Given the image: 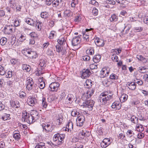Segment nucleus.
<instances>
[{
	"mask_svg": "<svg viewBox=\"0 0 148 148\" xmlns=\"http://www.w3.org/2000/svg\"><path fill=\"white\" fill-rule=\"evenodd\" d=\"M112 98V95H109L108 92H105L101 94L99 100L102 104L105 105L109 103L110 101Z\"/></svg>",
	"mask_w": 148,
	"mask_h": 148,
	"instance_id": "f257e3e1",
	"label": "nucleus"
},
{
	"mask_svg": "<svg viewBox=\"0 0 148 148\" xmlns=\"http://www.w3.org/2000/svg\"><path fill=\"white\" fill-rule=\"evenodd\" d=\"M22 52L24 55L30 58L36 59L38 56V55L36 52L29 49H24L22 50Z\"/></svg>",
	"mask_w": 148,
	"mask_h": 148,
	"instance_id": "f03ea898",
	"label": "nucleus"
},
{
	"mask_svg": "<svg viewBox=\"0 0 148 148\" xmlns=\"http://www.w3.org/2000/svg\"><path fill=\"white\" fill-rule=\"evenodd\" d=\"M13 28L14 27L12 25H6L3 30V32L5 34H10L15 31L14 29H13Z\"/></svg>",
	"mask_w": 148,
	"mask_h": 148,
	"instance_id": "7ed1b4c3",
	"label": "nucleus"
},
{
	"mask_svg": "<svg viewBox=\"0 0 148 148\" xmlns=\"http://www.w3.org/2000/svg\"><path fill=\"white\" fill-rule=\"evenodd\" d=\"M95 102L92 100H88L84 101L82 106L84 107L88 108L90 110H92L93 106Z\"/></svg>",
	"mask_w": 148,
	"mask_h": 148,
	"instance_id": "20e7f679",
	"label": "nucleus"
},
{
	"mask_svg": "<svg viewBox=\"0 0 148 148\" xmlns=\"http://www.w3.org/2000/svg\"><path fill=\"white\" fill-rule=\"evenodd\" d=\"M60 86L58 82H52L49 85L50 90L52 91L57 92Z\"/></svg>",
	"mask_w": 148,
	"mask_h": 148,
	"instance_id": "39448f33",
	"label": "nucleus"
},
{
	"mask_svg": "<svg viewBox=\"0 0 148 148\" xmlns=\"http://www.w3.org/2000/svg\"><path fill=\"white\" fill-rule=\"evenodd\" d=\"M77 125L81 127L83 125V123L85 121V117L83 115L79 116L77 117L76 119Z\"/></svg>",
	"mask_w": 148,
	"mask_h": 148,
	"instance_id": "423d86ee",
	"label": "nucleus"
},
{
	"mask_svg": "<svg viewBox=\"0 0 148 148\" xmlns=\"http://www.w3.org/2000/svg\"><path fill=\"white\" fill-rule=\"evenodd\" d=\"M91 73L90 70L88 69H84L82 71V77L84 79L88 77Z\"/></svg>",
	"mask_w": 148,
	"mask_h": 148,
	"instance_id": "0eeeda50",
	"label": "nucleus"
},
{
	"mask_svg": "<svg viewBox=\"0 0 148 148\" xmlns=\"http://www.w3.org/2000/svg\"><path fill=\"white\" fill-rule=\"evenodd\" d=\"M81 39L80 36L74 37L72 40V44L73 46L78 45L80 42Z\"/></svg>",
	"mask_w": 148,
	"mask_h": 148,
	"instance_id": "6e6552de",
	"label": "nucleus"
},
{
	"mask_svg": "<svg viewBox=\"0 0 148 148\" xmlns=\"http://www.w3.org/2000/svg\"><path fill=\"white\" fill-rule=\"evenodd\" d=\"M26 23L30 25L34 26L35 25L36 20L35 19H33L31 18H25Z\"/></svg>",
	"mask_w": 148,
	"mask_h": 148,
	"instance_id": "1a4fd4ad",
	"label": "nucleus"
},
{
	"mask_svg": "<svg viewBox=\"0 0 148 148\" xmlns=\"http://www.w3.org/2000/svg\"><path fill=\"white\" fill-rule=\"evenodd\" d=\"M27 102L29 105L33 106L36 102V100L35 97H29L27 99Z\"/></svg>",
	"mask_w": 148,
	"mask_h": 148,
	"instance_id": "9d476101",
	"label": "nucleus"
},
{
	"mask_svg": "<svg viewBox=\"0 0 148 148\" xmlns=\"http://www.w3.org/2000/svg\"><path fill=\"white\" fill-rule=\"evenodd\" d=\"M62 0H54L52 1V4L54 7H60L62 4Z\"/></svg>",
	"mask_w": 148,
	"mask_h": 148,
	"instance_id": "9b49d317",
	"label": "nucleus"
},
{
	"mask_svg": "<svg viewBox=\"0 0 148 148\" xmlns=\"http://www.w3.org/2000/svg\"><path fill=\"white\" fill-rule=\"evenodd\" d=\"M34 119V120L36 121L39 119L40 116L38 112L35 110L32 111L30 113Z\"/></svg>",
	"mask_w": 148,
	"mask_h": 148,
	"instance_id": "f8f14e48",
	"label": "nucleus"
},
{
	"mask_svg": "<svg viewBox=\"0 0 148 148\" xmlns=\"http://www.w3.org/2000/svg\"><path fill=\"white\" fill-rule=\"evenodd\" d=\"M109 71L107 70L105 68H103L100 71V77L104 78L107 76L109 73Z\"/></svg>",
	"mask_w": 148,
	"mask_h": 148,
	"instance_id": "ddd939ff",
	"label": "nucleus"
},
{
	"mask_svg": "<svg viewBox=\"0 0 148 148\" xmlns=\"http://www.w3.org/2000/svg\"><path fill=\"white\" fill-rule=\"evenodd\" d=\"M74 96L72 94H69L68 95L67 97L66 98V99H68L69 103L71 104L74 100Z\"/></svg>",
	"mask_w": 148,
	"mask_h": 148,
	"instance_id": "4468645a",
	"label": "nucleus"
},
{
	"mask_svg": "<svg viewBox=\"0 0 148 148\" xmlns=\"http://www.w3.org/2000/svg\"><path fill=\"white\" fill-rule=\"evenodd\" d=\"M121 105H120L119 102H114L112 104L111 107L112 108L116 109L118 110L121 108Z\"/></svg>",
	"mask_w": 148,
	"mask_h": 148,
	"instance_id": "2eb2a0df",
	"label": "nucleus"
},
{
	"mask_svg": "<svg viewBox=\"0 0 148 148\" xmlns=\"http://www.w3.org/2000/svg\"><path fill=\"white\" fill-rule=\"evenodd\" d=\"M57 42L60 45H64L66 43L65 46L67 47V44L66 42L65 39L64 38H62L61 39H59L57 40Z\"/></svg>",
	"mask_w": 148,
	"mask_h": 148,
	"instance_id": "dca6fc26",
	"label": "nucleus"
},
{
	"mask_svg": "<svg viewBox=\"0 0 148 148\" xmlns=\"http://www.w3.org/2000/svg\"><path fill=\"white\" fill-rule=\"evenodd\" d=\"M66 129L68 131H71L73 129V124L72 122H68L66 126Z\"/></svg>",
	"mask_w": 148,
	"mask_h": 148,
	"instance_id": "f3484780",
	"label": "nucleus"
},
{
	"mask_svg": "<svg viewBox=\"0 0 148 148\" xmlns=\"http://www.w3.org/2000/svg\"><path fill=\"white\" fill-rule=\"evenodd\" d=\"M84 85L86 88H90L92 85V83L91 82V81L89 80H86Z\"/></svg>",
	"mask_w": 148,
	"mask_h": 148,
	"instance_id": "a211bd4d",
	"label": "nucleus"
},
{
	"mask_svg": "<svg viewBox=\"0 0 148 148\" xmlns=\"http://www.w3.org/2000/svg\"><path fill=\"white\" fill-rule=\"evenodd\" d=\"M36 24L35 26L36 27H37V29L38 31H40L41 30L42 27V23L40 22L38 20H36Z\"/></svg>",
	"mask_w": 148,
	"mask_h": 148,
	"instance_id": "6ab92c4d",
	"label": "nucleus"
},
{
	"mask_svg": "<svg viewBox=\"0 0 148 148\" xmlns=\"http://www.w3.org/2000/svg\"><path fill=\"white\" fill-rule=\"evenodd\" d=\"M101 56L99 55H97L95 56L93 58V61L95 63L98 62L100 61Z\"/></svg>",
	"mask_w": 148,
	"mask_h": 148,
	"instance_id": "aec40b11",
	"label": "nucleus"
},
{
	"mask_svg": "<svg viewBox=\"0 0 148 148\" xmlns=\"http://www.w3.org/2000/svg\"><path fill=\"white\" fill-rule=\"evenodd\" d=\"M22 69L25 71L29 72L30 70L31 67L29 65L24 64L22 66Z\"/></svg>",
	"mask_w": 148,
	"mask_h": 148,
	"instance_id": "412c9836",
	"label": "nucleus"
},
{
	"mask_svg": "<svg viewBox=\"0 0 148 148\" xmlns=\"http://www.w3.org/2000/svg\"><path fill=\"white\" fill-rule=\"evenodd\" d=\"M127 98L128 95H127L123 94L119 98V99L122 102H124L127 100Z\"/></svg>",
	"mask_w": 148,
	"mask_h": 148,
	"instance_id": "4be33fe9",
	"label": "nucleus"
},
{
	"mask_svg": "<svg viewBox=\"0 0 148 148\" xmlns=\"http://www.w3.org/2000/svg\"><path fill=\"white\" fill-rule=\"evenodd\" d=\"M17 37L18 38V40L20 42H23L25 40L26 38V37L25 35L20 34L17 36Z\"/></svg>",
	"mask_w": 148,
	"mask_h": 148,
	"instance_id": "5701e85b",
	"label": "nucleus"
},
{
	"mask_svg": "<svg viewBox=\"0 0 148 148\" xmlns=\"http://www.w3.org/2000/svg\"><path fill=\"white\" fill-rule=\"evenodd\" d=\"M34 119L33 118L31 115L30 114V115L28 116V119L26 120V122L28 123L31 124L35 122V121L34 120Z\"/></svg>",
	"mask_w": 148,
	"mask_h": 148,
	"instance_id": "b1692460",
	"label": "nucleus"
},
{
	"mask_svg": "<svg viewBox=\"0 0 148 148\" xmlns=\"http://www.w3.org/2000/svg\"><path fill=\"white\" fill-rule=\"evenodd\" d=\"M97 46L99 47H103L104 45V41L101 39H99L97 42Z\"/></svg>",
	"mask_w": 148,
	"mask_h": 148,
	"instance_id": "393cba45",
	"label": "nucleus"
},
{
	"mask_svg": "<svg viewBox=\"0 0 148 148\" xmlns=\"http://www.w3.org/2000/svg\"><path fill=\"white\" fill-rule=\"evenodd\" d=\"M23 114L22 119V120L25 122H26V120L28 119V116H29L30 114H29L27 112H24Z\"/></svg>",
	"mask_w": 148,
	"mask_h": 148,
	"instance_id": "a878e982",
	"label": "nucleus"
},
{
	"mask_svg": "<svg viewBox=\"0 0 148 148\" xmlns=\"http://www.w3.org/2000/svg\"><path fill=\"white\" fill-rule=\"evenodd\" d=\"M49 124H47V125L45 128H44V131L45 132H51L52 131L53 129L51 128L52 126H50Z\"/></svg>",
	"mask_w": 148,
	"mask_h": 148,
	"instance_id": "bb28decb",
	"label": "nucleus"
},
{
	"mask_svg": "<svg viewBox=\"0 0 148 148\" xmlns=\"http://www.w3.org/2000/svg\"><path fill=\"white\" fill-rule=\"evenodd\" d=\"M131 119L132 122L134 124L137 123L138 122V118L134 115L132 116Z\"/></svg>",
	"mask_w": 148,
	"mask_h": 148,
	"instance_id": "cd10ccee",
	"label": "nucleus"
},
{
	"mask_svg": "<svg viewBox=\"0 0 148 148\" xmlns=\"http://www.w3.org/2000/svg\"><path fill=\"white\" fill-rule=\"evenodd\" d=\"M111 58L112 60L115 62L119 61L118 57L115 54H112L111 56Z\"/></svg>",
	"mask_w": 148,
	"mask_h": 148,
	"instance_id": "c85d7f7f",
	"label": "nucleus"
},
{
	"mask_svg": "<svg viewBox=\"0 0 148 148\" xmlns=\"http://www.w3.org/2000/svg\"><path fill=\"white\" fill-rule=\"evenodd\" d=\"M86 53L89 55H92L94 53V49L93 47H90L86 51Z\"/></svg>",
	"mask_w": 148,
	"mask_h": 148,
	"instance_id": "c756f323",
	"label": "nucleus"
},
{
	"mask_svg": "<svg viewBox=\"0 0 148 148\" xmlns=\"http://www.w3.org/2000/svg\"><path fill=\"white\" fill-rule=\"evenodd\" d=\"M10 116V114L5 113L2 117V119L4 121L6 120L7 119H11Z\"/></svg>",
	"mask_w": 148,
	"mask_h": 148,
	"instance_id": "7c9ffc66",
	"label": "nucleus"
},
{
	"mask_svg": "<svg viewBox=\"0 0 148 148\" xmlns=\"http://www.w3.org/2000/svg\"><path fill=\"white\" fill-rule=\"evenodd\" d=\"M35 148H46L45 143H40L36 145Z\"/></svg>",
	"mask_w": 148,
	"mask_h": 148,
	"instance_id": "2f4dec72",
	"label": "nucleus"
},
{
	"mask_svg": "<svg viewBox=\"0 0 148 148\" xmlns=\"http://www.w3.org/2000/svg\"><path fill=\"white\" fill-rule=\"evenodd\" d=\"M39 65L42 67L44 68L45 67L46 64L45 61L43 59L40 60Z\"/></svg>",
	"mask_w": 148,
	"mask_h": 148,
	"instance_id": "473e14b6",
	"label": "nucleus"
},
{
	"mask_svg": "<svg viewBox=\"0 0 148 148\" xmlns=\"http://www.w3.org/2000/svg\"><path fill=\"white\" fill-rule=\"evenodd\" d=\"M36 84H31L30 85H26V88L29 90H30L34 88V87H35L36 86Z\"/></svg>",
	"mask_w": 148,
	"mask_h": 148,
	"instance_id": "72a5a7b5",
	"label": "nucleus"
},
{
	"mask_svg": "<svg viewBox=\"0 0 148 148\" xmlns=\"http://www.w3.org/2000/svg\"><path fill=\"white\" fill-rule=\"evenodd\" d=\"M118 18L117 16L114 14H113L110 18V20L111 22L116 21Z\"/></svg>",
	"mask_w": 148,
	"mask_h": 148,
	"instance_id": "f704fd0d",
	"label": "nucleus"
},
{
	"mask_svg": "<svg viewBox=\"0 0 148 148\" xmlns=\"http://www.w3.org/2000/svg\"><path fill=\"white\" fill-rule=\"evenodd\" d=\"M86 33V32H85L84 33V32L83 33V37L84 40L86 41H89V36Z\"/></svg>",
	"mask_w": 148,
	"mask_h": 148,
	"instance_id": "c9c22d12",
	"label": "nucleus"
},
{
	"mask_svg": "<svg viewBox=\"0 0 148 148\" xmlns=\"http://www.w3.org/2000/svg\"><path fill=\"white\" fill-rule=\"evenodd\" d=\"M21 135L18 133H14L13 134V137L16 140H18L20 138Z\"/></svg>",
	"mask_w": 148,
	"mask_h": 148,
	"instance_id": "e433bc0d",
	"label": "nucleus"
},
{
	"mask_svg": "<svg viewBox=\"0 0 148 148\" xmlns=\"http://www.w3.org/2000/svg\"><path fill=\"white\" fill-rule=\"evenodd\" d=\"M10 7L12 8H14L16 6L15 1L14 0H10L9 1Z\"/></svg>",
	"mask_w": 148,
	"mask_h": 148,
	"instance_id": "4c0bfd02",
	"label": "nucleus"
},
{
	"mask_svg": "<svg viewBox=\"0 0 148 148\" xmlns=\"http://www.w3.org/2000/svg\"><path fill=\"white\" fill-rule=\"evenodd\" d=\"M42 106L43 108H46L47 106V103L45 101V98L43 97L42 99Z\"/></svg>",
	"mask_w": 148,
	"mask_h": 148,
	"instance_id": "58836bf2",
	"label": "nucleus"
},
{
	"mask_svg": "<svg viewBox=\"0 0 148 148\" xmlns=\"http://www.w3.org/2000/svg\"><path fill=\"white\" fill-rule=\"evenodd\" d=\"M48 13L46 12H42L41 14V16L43 18H47L48 17Z\"/></svg>",
	"mask_w": 148,
	"mask_h": 148,
	"instance_id": "ea45409f",
	"label": "nucleus"
},
{
	"mask_svg": "<svg viewBox=\"0 0 148 148\" xmlns=\"http://www.w3.org/2000/svg\"><path fill=\"white\" fill-rule=\"evenodd\" d=\"M7 39L5 38H1L0 40V43L1 45H4L7 41Z\"/></svg>",
	"mask_w": 148,
	"mask_h": 148,
	"instance_id": "a19ab883",
	"label": "nucleus"
},
{
	"mask_svg": "<svg viewBox=\"0 0 148 148\" xmlns=\"http://www.w3.org/2000/svg\"><path fill=\"white\" fill-rule=\"evenodd\" d=\"M80 114L78 112H77L75 110H73L71 113V115L72 116H79Z\"/></svg>",
	"mask_w": 148,
	"mask_h": 148,
	"instance_id": "79ce46f5",
	"label": "nucleus"
},
{
	"mask_svg": "<svg viewBox=\"0 0 148 148\" xmlns=\"http://www.w3.org/2000/svg\"><path fill=\"white\" fill-rule=\"evenodd\" d=\"M26 82V85H29L31 84H34L32 79L30 78H28L27 79Z\"/></svg>",
	"mask_w": 148,
	"mask_h": 148,
	"instance_id": "37998d69",
	"label": "nucleus"
},
{
	"mask_svg": "<svg viewBox=\"0 0 148 148\" xmlns=\"http://www.w3.org/2000/svg\"><path fill=\"white\" fill-rule=\"evenodd\" d=\"M103 132V130L101 127H98L97 131V133L99 135H101L102 134Z\"/></svg>",
	"mask_w": 148,
	"mask_h": 148,
	"instance_id": "c03bdc74",
	"label": "nucleus"
},
{
	"mask_svg": "<svg viewBox=\"0 0 148 148\" xmlns=\"http://www.w3.org/2000/svg\"><path fill=\"white\" fill-rule=\"evenodd\" d=\"M12 104H14L13 106L14 108H18L20 107V104L18 101H14Z\"/></svg>",
	"mask_w": 148,
	"mask_h": 148,
	"instance_id": "a18cd8bd",
	"label": "nucleus"
},
{
	"mask_svg": "<svg viewBox=\"0 0 148 148\" xmlns=\"http://www.w3.org/2000/svg\"><path fill=\"white\" fill-rule=\"evenodd\" d=\"M56 32L53 31H51L49 34V38L50 39H53Z\"/></svg>",
	"mask_w": 148,
	"mask_h": 148,
	"instance_id": "49530a36",
	"label": "nucleus"
},
{
	"mask_svg": "<svg viewBox=\"0 0 148 148\" xmlns=\"http://www.w3.org/2000/svg\"><path fill=\"white\" fill-rule=\"evenodd\" d=\"M109 145V143H106L103 140L101 143V145L102 147L105 148Z\"/></svg>",
	"mask_w": 148,
	"mask_h": 148,
	"instance_id": "de8ad7c7",
	"label": "nucleus"
},
{
	"mask_svg": "<svg viewBox=\"0 0 148 148\" xmlns=\"http://www.w3.org/2000/svg\"><path fill=\"white\" fill-rule=\"evenodd\" d=\"M110 78L112 79H117L118 77L115 74L112 73L110 75Z\"/></svg>",
	"mask_w": 148,
	"mask_h": 148,
	"instance_id": "09e8293b",
	"label": "nucleus"
},
{
	"mask_svg": "<svg viewBox=\"0 0 148 148\" xmlns=\"http://www.w3.org/2000/svg\"><path fill=\"white\" fill-rule=\"evenodd\" d=\"M61 53L62 55H65L66 53V49L65 48V47H62V49L60 51V53Z\"/></svg>",
	"mask_w": 148,
	"mask_h": 148,
	"instance_id": "8fccbe9b",
	"label": "nucleus"
},
{
	"mask_svg": "<svg viewBox=\"0 0 148 148\" xmlns=\"http://www.w3.org/2000/svg\"><path fill=\"white\" fill-rule=\"evenodd\" d=\"M63 117L61 116L60 117V116L58 117V119L57 120V122H58V124L59 125H60L62 123V122H63V119H62Z\"/></svg>",
	"mask_w": 148,
	"mask_h": 148,
	"instance_id": "3c124183",
	"label": "nucleus"
},
{
	"mask_svg": "<svg viewBox=\"0 0 148 148\" xmlns=\"http://www.w3.org/2000/svg\"><path fill=\"white\" fill-rule=\"evenodd\" d=\"M90 68L92 70L97 69V66L96 63L90 64Z\"/></svg>",
	"mask_w": 148,
	"mask_h": 148,
	"instance_id": "603ef678",
	"label": "nucleus"
},
{
	"mask_svg": "<svg viewBox=\"0 0 148 148\" xmlns=\"http://www.w3.org/2000/svg\"><path fill=\"white\" fill-rule=\"evenodd\" d=\"M5 73V72L3 67L0 65V74L2 75H4Z\"/></svg>",
	"mask_w": 148,
	"mask_h": 148,
	"instance_id": "864d4df0",
	"label": "nucleus"
},
{
	"mask_svg": "<svg viewBox=\"0 0 148 148\" xmlns=\"http://www.w3.org/2000/svg\"><path fill=\"white\" fill-rule=\"evenodd\" d=\"M95 89L94 88L90 89L88 90V92L90 96L89 97H91L94 94L95 92Z\"/></svg>",
	"mask_w": 148,
	"mask_h": 148,
	"instance_id": "5fc2aeb1",
	"label": "nucleus"
},
{
	"mask_svg": "<svg viewBox=\"0 0 148 148\" xmlns=\"http://www.w3.org/2000/svg\"><path fill=\"white\" fill-rule=\"evenodd\" d=\"M70 12L71 11L70 10H66L64 11V14L65 16H69L70 15Z\"/></svg>",
	"mask_w": 148,
	"mask_h": 148,
	"instance_id": "6e6d98bb",
	"label": "nucleus"
},
{
	"mask_svg": "<svg viewBox=\"0 0 148 148\" xmlns=\"http://www.w3.org/2000/svg\"><path fill=\"white\" fill-rule=\"evenodd\" d=\"M105 2L106 3L110 5H114L115 3V1L112 0H106Z\"/></svg>",
	"mask_w": 148,
	"mask_h": 148,
	"instance_id": "4d7b16f0",
	"label": "nucleus"
},
{
	"mask_svg": "<svg viewBox=\"0 0 148 148\" xmlns=\"http://www.w3.org/2000/svg\"><path fill=\"white\" fill-rule=\"evenodd\" d=\"M82 58L83 60L85 61H88L90 60V56H82Z\"/></svg>",
	"mask_w": 148,
	"mask_h": 148,
	"instance_id": "13d9d810",
	"label": "nucleus"
},
{
	"mask_svg": "<svg viewBox=\"0 0 148 148\" xmlns=\"http://www.w3.org/2000/svg\"><path fill=\"white\" fill-rule=\"evenodd\" d=\"M21 21L20 20H15L14 22V25L15 26L18 27L20 25V23Z\"/></svg>",
	"mask_w": 148,
	"mask_h": 148,
	"instance_id": "bf43d9fd",
	"label": "nucleus"
},
{
	"mask_svg": "<svg viewBox=\"0 0 148 148\" xmlns=\"http://www.w3.org/2000/svg\"><path fill=\"white\" fill-rule=\"evenodd\" d=\"M127 135L130 137H131L132 136V134H134L133 131L131 130H128L126 133Z\"/></svg>",
	"mask_w": 148,
	"mask_h": 148,
	"instance_id": "052dcab7",
	"label": "nucleus"
},
{
	"mask_svg": "<svg viewBox=\"0 0 148 148\" xmlns=\"http://www.w3.org/2000/svg\"><path fill=\"white\" fill-rule=\"evenodd\" d=\"M56 51L58 53H60V51L62 49V47L60 45H57L56 46Z\"/></svg>",
	"mask_w": 148,
	"mask_h": 148,
	"instance_id": "680f3d73",
	"label": "nucleus"
},
{
	"mask_svg": "<svg viewBox=\"0 0 148 148\" xmlns=\"http://www.w3.org/2000/svg\"><path fill=\"white\" fill-rule=\"evenodd\" d=\"M136 85L135 83L133 82V83L131 84V85L130 86V87H129V88L132 90H134L136 88Z\"/></svg>",
	"mask_w": 148,
	"mask_h": 148,
	"instance_id": "e2e57ef3",
	"label": "nucleus"
},
{
	"mask_svg": "<svg viewBox=\"0 0 148 148\" xmlns=\"http://www.w3.org/2000/svg\"><path fill=\"white\" fill-rule=\"evenodd\" d=\"M12 76V71H9L7 73V74L6 75V78H10Z\"/></svg>",
	"mask_w": 148,
	"mask_h": 148,
	"instance_id": "0e129e2a",
	"label": "nucleus"
},
{
	"mask_svg": "<svg viewBox=\"0 0 148 148\" xmlns=\"http://www.w3.org/2000/svg\"><path fill=\"white\" fill-rule=\"evenodd\" d=\"M92 13L94 16H97L98 14V10L96 8H93L92 10Z\"/></svg>",
	"mask_w": 148,
	"mask_h": 148,
	"instance_id": "69168bd1",
	"label": "nucleus"
},
{
	"mask_svg": "<svg viewBox=\"0 0 148 148\" xmlns=\"http://www.w3.org/2000/svg\"><path fill=\"white\" fill-rule=\"evenodd\" d=\"M45 86V84L44 82H42L40 84L39 87L40 89H43Z\"/></svg>",
	"mask_w": 148,
	"mask_h": 148,
	"instance_id": "338daca9",
	"label": "nucleus"
},
{
	"mask_svg": "<svg viewBox=\"0 0 148 148\" xmlns=\"http://www.w3.org/2000/svg\"><path fill=\"white\" fill-rule=\"evenodd\" d=\"M143 21L144 23L148 25V16H145L144 17Z\"/></svg>",
	"mask_w": 148,
	"mask_h": 148,
	"instance_id": "774afa93",
	"label": "nucleus"
}]
</instances>
